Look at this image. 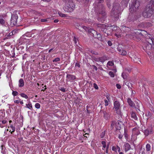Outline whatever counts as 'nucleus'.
<instances>
[{
    "mask_svg": "<svg viewBox=\"0 0 154 154\" xmlns=\"http://www.w3.org/2000/svg\"><path fill=\"white\" fill-rule=\"evenodd\" d=\"M5 115V111L2 110H0V120L6 119Z\"/></svg>",
    "mask_w": 154,
    "mask_h": 154,
    "instance_id": "f8f14e48",
    "label": "nucleus"
},
{
    "mask_svg": "<svg viewBox=\"0 0 154 154\" xmlns=\"http://www.w3.org/2000/svg\"><path fill=\"white\" fill-rule=\"evenodd\" d=\"M116 87L118 89H120L121 88V86L119 84H116Z\"/></svg>",
    "mask_w": 154,
    "mask_h": 154,
    "instance_id": "49530a36",
    "label": "nucleus"
},
{
    "mask_svg": "<svg viewBox=\"0 0 154 154\" xmlns=\"http://www.w3.org/2000/svg\"><path fill=\"white\" fill-rule=\"evenodd\" d=\"M12 94L14 96H15L18 95V92L16 91H13L12 92Z\"/></svg>",
    "mask_w": 154,
    "mask_h": 154,
    "instance_id": "7c9ffc66",
    "label": "nucleus"
},
{
    "mask_svg": "<svg viewBox=\"0 0 154 154\" xmlns=\"http://www.w3.org/2000/svg\"><path fill=\"white\" fill-rule=\"evenodd\" d=\"M18 17L16 14H14L12 15L11 19V22L13 23V24H15L17 21Z\"/></svg>",
    "mask_w": 154,
    "mask_h": 154,
    "instance_id": "6e6552de",
    "label": "nucleus"
},
{
    "mask_svg": "<svg viewBox=\"0 0 154 154\" xmlns=\"http://www.w3.org/2000/svg\"><path fill=\"white\" fill-rule=\"evenodd\" d=\"M147 42L144 44L143 48L150 58H151L152 57L153 54L151 53L152 46L151 42H152L154 46V39L153 38H147Z\"/></svg>",
    "mask_w": 154,
    "mask_h": 154,
    "instance_id": "f03ea898",
    "label": "nucleus"
},
{
    "mask_svg": "<svg viewBox=\"0 0 154 154\" xmlns=\"http://www.w3.org/2000/svg\"><path fill=\"white\" fill-rule=\"evenodd\" d=\"M125 151L127 152L129 150L131 149L130 145L128 143H125L124 145Z\"/></svg>",
    "mask_w": 154,
    "mask_h": 154,
    "instance_id": "4468645a",
    "label": "nucleus"
},
{
    "mask_svg": "<svg viewBox=\"0 0 154 154\" xmlns=\"http://www.w3.org/2000/svg\"><path fill=\"white\" fill-rule=\"evenodd\" d=\"M123 123L120 121H113L111 123V127L112 128L115 127L116 129L120 130Z\"/></svg>",
    "mask_w": 154,
    "mask_h": 154,
    "instance_id": "423d86ee",
    "label": "nucleus"
},
{
    "mask_svg": "<svg viewBox=\"0 0 154 154\" xmlns=\"http://www.w3.org/2000/svg\"><path fill=\"white\" fill-rule=\"evenodd\" d=\"M112 149L113 151L116 152L117 151V147H115L114 146H112Z\"/></svg>",
    "mask_w": 154,
    "mask_h": 154,
    "instance_id": "2f4dec72",
    "label": "nucleus"
},
{
    "mask_svg": "<svg viewBox=\"0 0 154 154\" xmlns=\"http://www.w3.org/2000/svg\"><path fill=\"white\" fill-rule=\"evenodd\" d=\"M108 149H106V151H105V152L107 153V154H108Z\"/></svg>",
    "mask_w": 154,
    "mask_h": 154,
    "instance_id": "13d9d810",
    "label": "nucleus"
},
{
    "mask_svg": "<svg viewBox=\"0 0 154 154\" xmlns=\"http://www.w3.org/2000/svg\"><path fill=\"white\" fill-rule=\"evenodd\" d=\"M1 148L2 149V150H1V152L3 153H4V151H3V146L2 145L1 146Z\"/></svg>",
    "mask_w": 154,
    "mask_h": 154,
    "instance_id": "09e8293b",
    "label": "nucleus"
},
{
    "mask_svg": "<svg viewBox=\"0 0 154 154\" xmlns=\"http://www.w3.org/2000/svg\"><path fill=\"white\" fill-rule=\"evenodd\" d=\"M106 144L103 145V148H102L103 150H104V149L106 148Z\"/></svg>",
    "mask_w": 154,
    "mask_h": 154,
    "instance_id": "3c124183",
    "label": "nucleus"
},
{
    "mask_svg": "<svg viewBox=\"0 0 154 154\" xmlns=\"http://www.w3.org/2000/svg\"><path fill=\"white\" fill-rule=\"evenodd\" d=\"M10 128L11 129L10 130V132H11V133H12L13 132H14L15 131V128L11 125L10 126Z\"/></svg>",
    "mask_w": 154,
    "mask_h": 154,
    "instance_id": "b1692460",
    "label": "nucleus"
},
{
    "mask_svg": "<svg viewBox=\"0 0 154 154\" xmlns=\"http://www.w3.org/2000/svg\"><path fill=\"white\" fill-rule=\"evenodd\" d=\"M82 28L86 31L88 30V28L85 26H82Z\"/></svg>",
    "mask_w": 154,
    "mask_h": 154,
    "instance_id": "37998d69",
    "label": "nucleus"
},
{
    "mask_svg": "<svg viewBox=\"0 0 154 154\" xmlns=\"http://www.w3.org/2000/svg\"><path fill=\"white\" fill-rule=\"evenodd\" d=\"M58 14L60 16L62 17H67V15L63 14L60 12H59Z\"/></svg>",
    "mask_w": 154,
    "mask_h": 154,
    "instance_id": "393cba45",
    "label": "nucleus"
},
{
    "mask_svg": "<svg viewBox=\"0 0 154 154\" xmlns=\"http://www.w3.org/2000/svg\"><path fill=\"white\" fill-rule=\"evenodd\" d=\"M137 107L138 108L139 107V106H140L138 104V103H137Z\"/></svg>",
    "mask_w": 154,
    "mask_h": 154,
    "instance_id": "bf43d9fd",
    "label": "nucleus"
},
{
    "mask_svg": "<svg viewBox=\"0 0 154 154\" xmlns=\"http://www.w3.org/2000/svg\"><path fill=\"white\" fill-rule=\"evenodd\" d=\"M114 72L116 73V70H114Z\"/></svg>",
    "mask_w": 154,
    "mask_h": 154,
    "instance_id": "774afa93",
    "label": "nucleus"
},
{
    "mask_svg": "<svg viewBox=\"0 0 154 154\" xmlns=\"http://www.w3.org/2000/svg\"><path fill=\"white\" fill-rule=\"evenodd\" d=\"M26 107L28 108L30 110H32V105L30 102L29 101L28 104H26Z\"/></svg>",
    "mask_w": 154,
    "mask_h": 154,
    "instance_id": "a211bd4d",
    "label": "nucleus"
},
{
    "mask_svg": "<svg viewBox=\"0 0 154 154\" xmlns=\"http://www.w3.org/2000/svg\"><path fill=\"white\" fill-rule=\"evenodd\" d=\"M35 107L37 109H39L40 107V105L39 103H37L35 105Z\"/></svg>",
    "mask_w": 154,
    "mask_h": 154,
    "instance_id": "c85d7f7f",
    "label": "nucleus"
},
{
    "mask_svg": "<svg viewBox=\"0 0 154 154\" xmlns=\"http://www.w3.org/2000/svg\"><path fill=\"white\" fill-rule=\"evenodd\" d=\"M41 21L42 22H45V21H47L46 20V19H41Z\"/></svg>",
    "mask_w": 154,
    "mask_h": 154,
    "instance_id": "603ef678",
    "label": "nucleus"
},
{
    "mask_svg": "<svg viewBox=\"0 0 154 154\" xmlns=\"http://www.w3.org/2000/svg\"><path fill=\"white\" fill-rule=\"evenodd\" d=\"M107 43H108V45L109 46H111L112 45V43L111 41H108L107 42Z\"/></svg>",
    "mask_w": 154,
    "mask_h": 154,
    "instance_id": "58836bf2",
    "label": "nucleus"
},
{
    "mask_svg": "<svg viewBox=\"0 0 154 154\" xmlns=\"http://www.w3.org/2000/svg\"><path fill=\"white\" fill-rule=\"evenodd\" d=\"M140 5L139 2L136 1L135 3H133L130 6L129 11L131 13L136 12Z\"/></svg>",
    "mask_w": 154,
    "mask_h": 154,
    "instance_id": "39448f33",
    "label": "nucleus"
},
{
    "mask_svg": "<svg viewBox=\"0 0 154 154\" xmlns=\"http://www.w3.org/2000/svg\"><path fill=\"white\" fill-rule=\"evenodd\" d=\"M134 61L136 62H137L138 61H139V62L140 61V59L137 57L135 58V60H134Z\"/></svg>",
    "mask_w": 154,
    "mask_h": 154,
    "instance_id": "72a5a7b5",
    "label": "nucleus"
},
{
    "mask_svg": "<svg viewBox=\"0 0 154 154\" xmlns=\"http://www.w3.org/2000/svg\"><path fill=\"white\" fill-rule=\"evenodd\" d=\"M122 76L123 77V78L124 79H127V75H126L125 73L124 72H123L122 75Z\"/></svg>",
    "mask_w": 154,
    "mask_h": 154,
    "instance_id": "c756f323",
    "label": "nucleus"
},
{
    "mask_svg": "<svg viewBox=\"0 0 154 154\" xmlns=\"http://www.w3.org/2000/svg\"><path fill=\"white\" fill-rule=\"evenodd\" d=\"M153 132L152 127H150L145 131L144 134L146 136H147L150 134L152 133Z\"/></svg>",
    "mask_w": 154,
    "mask_h": 154,
    "instance_id": "9d476101",
    "label": "nucleus"
},
{
    "mask_svg": "<svg viewBox=\"0 0 154 154\" xmlns=\"http://www.w3.org/2000/svg\"><path fill=\"white\" fill-rule=\"evenodd\" d=\"M132 118L134 119L135 120H137V118L136 115V114L133 112H132L131 115Z\"/></svg>",
    "mask_w": 154,
    "mask_h": 154,
    "instance_id": "412c9836",
    "label": "nucleus"
},
{
    "mask_svg": "<svg viewBox=\"0 0 154 154\" xmlns=\"http://www.w3.org/2000/svg\"><path fill=\"white\" fill-rule=\"evenodd\" d=\"M118 51L119 52V53L121 55H125L127 54V52L126 51L122 49H118Z\"/></svg>",
    "mask_w": 154,
    "mask_h": 154,
    "instance_id": "f3484780",
    "label": "nucleus"
},
{
    "mask_svg": "<svg viewBox=\"0 0 154 154\" xmlns=\"http://www.w3.org/2000/svg\"><path fill=\"white\" fill-rule=\"evenodd\" d=\"M20 95L21 97L24 98L26 99L28 98V96L24 93H21L20 94Z\"/></svg>",
    "mask_w": 154,
    "mask_h": 154,
    "instance_id": "a878e982",
    "label": "nucleus"
},
{
    "mask_svg": "<svg viewBox=\"0 0 154 154\" xmlns=\"http://www.w3.org/2000/svg\"><path fill=\"white\" fill-rule=\"evenodd\" d=\"M109 147V145H107V146H106V149H108Z\"/></svg>",
    "mask_w": 154,
    "mask_h": 154,
    "instance_id": "052dcab7",
    "label": "nucleus"
},
{
    "mask_svg": "<svg viewBox=\"0 0 154 154\" xmlns=\"http://www.w3.org/2000/svg\"><path fill=\"white\" fill-rule=\"evenodd\" d=\"M19 103L21 104H23V102L22 100L21 101L20 100L19 101Z\"/></svg>",
    "mask_w": 154,
    "mask_h": 154,
    "instance_id": "864d4df0",
    "label": "nucleus"
},
{
    "mask_svg": "<svg viewBox=\"0 0 154 154\" xmlns=\"http://www.w3.org/2000/svg\"><path fill=\"white\" fill-rule=\"evenodd\" d=\"M51 0H43V1H47V2H49Z\"/></svg>",
    "mask_w": 154,
    "mask_h": 154,
    "instance_id": "680f3d73",
    "label": "nucleus"
},
{
    "mask_svg": "<svg viewBox=\"0 0 154 154\" xmlns=\"http://www.w3.org/2000/svg\"><path fill=\"white\" fill-rule=\"evenodd\" d=\"M94 85V88L96 89H98V87L97 85L95 84L94 83L93 84Z\"/></svg>",
    "mask_w": 154,
    "mask_h": 154,
    "instance_id": "f704fd0d",
    "label": "nucleus"
},
{
    "mask_svg": "<svg viewBox=\"0 0 154 154\" xmlns=\"http://www.w3.org/2000/svg\"><path fill=\"white\" fill-rule=\"evenodd\" d=\"M80 64L79 63H76L75 64V67L79 68L80 67Z\"/></svg>",
    "mask_w": 154,
    "mask_h": 154,
    "instance_id": "e433bc0d",
    "label": "nucleus"
},
{
    "mask_svg": "<svg viewBox=\"0 0 154 154\" xmlns=\"http://www.w3.org/2000/svg\"><path fill=\"white\" fill-rule=\"evenodd\" d=\"M127 102L129 105L132 107H135V105L130 98H128L127 100Z\"/></svg>",
    "mask_w": 154,
    "mask_h": 154,
    "instance_id": "ddd939ff",
    "label": "nucleus"
},
{
    "mask_svg": "<svg viewBox=\"0 0 154 154\" xmlns=\"http://www.w3.org/2000/svg\"><path fill=\"white\" fill-rule=\"evenodd\" d=\"M7 121L5 119H1L0 120V127L3 128L7 125Z\"/></svg>",
    "mask_w": 154,
    "mask_h": 154,
    "instance_id": "9b49d317",
    "label": "nucleus"
},
{
    "mask_svg": "<svg viewBox=\"0 0 154 154\" xmlns=\"http://www.w3.org/2000/svg\"><path fill=\"white\" fill-rule=\"evenodd\" d=\"M99 62L102 63L104 62L106 60H107V58L105 56H103L99 57Z\"/></svg>",
    "mask_w": 154,
    "mask_h": 154,
    "instance_id": "aec40b11",
    "label": "nucleus"
},
{
    "mask_svg": "<svg viewBox=\"0 0 154 154\" xmlns=\"http://www.w3.org/2000/svg\"><path fill=\"white\" fill-rule=\"evenodd\" d=\"M65 2L64 10L67 12H71L73 11L74 5L71 0H63Z\"/></svg>",
    "mask_w": 154,
    "mask_h": 154,
    "instance_id": "7ed1b4c3",
    "label": "nucleus"
},
{
    "mask_svg": "<svg viewBox=\"0 0 154 154\" xmlns=\"http://www.w3.org/2000/svg\"><path fill=\"white\" fill-rule=\"evenodd\" d=\"M19 100H14V102L15 103H19Z\"/></svg>",
    "mask_w": 154,
    "mask_h": 154,
    "instance_id": "8fccbe9b",
    "label": "nucleus"
},
{
    "mask_svg": "<svg viewBox=\"0 0 154 154\" xmlns=\"http://www.w3.org/2000/svg\"><path fill=\"white\" fill-rule=\"evenodd\" d=\"M134 35H133V38H137V36H138V35H140L141 34V33L137 32V31H134Z\"/></svg>",
    "mask_w": 154,
    "mask_h": 154,
    "instance_id": "4be33fe9",
    "label": "nucleus"
},
{
    "mask_svg": "<svg viewBox=\"0 0 154 154\" xmlns=\"http://www.w3.org/2000/svg\"><path fill=\"white\" fill-rule=\"evenodd\" d=\"M129 0H122L121 3L124 7H126L127 6Z\"/></svg>",
    "mask_w": 154,
    "mask_h": 154,
    "instance_id": "2eb2a0df",
    "label": "nucleus"
},
{
    "mask_svg": "<svg viewBox=\"0 0 154 154\" xmlns=\"http://www.w3.org/2000/svg\"><path fill=\"white\" fill-rule=\"evenodd\" d=\"M121 106L120 103L118 101H115L114 102L113 109L116 112V113L119 115H121L120 111Z\"/></svg>",
    "mask_w": 154,
    "mask_h": 154,
    "instance_id": "0eeeda50",
    "label": "nucleus"
},
{
    "mask_svg": "<svg viewBox=\"0 0 154 154\" xmlns=\"http://www.w3.org/2000/svg\"><path fill=\"white\" fill-rule=\"evenodd\" d=\"M24 82L23 80L21 79L19 81L18 86L19 87H22L24 86Z\"/></svg>",
    "mask_w": 154,
    "mask_h": 154,
    "instance_id": "dca6fc26",
    "label": "nucleus"
},
{
    "mask_svg": "<svg viewBox=\"0 0 154 154\" xmlns=\"http://www.w3.org/2000/svg\"><path fill=\"white\" fill-rule=\"evenodd\" d=\"M77 41H78L77 38H76L75 37L73 39V41L75 44L76 43Z\"/></svg>",
    "mask_w": 154,
    "mask_h": 154,
    "instance_id": "c9c22d12",
    "label": "nucleus"
},
{
    "mask_svg": "<svg viewBox=\"0 0 154 154\" xmlns=\"http://www.w3.org/2000/svg\"><path fill=\"white\" fill-rule=\"evenodd\" d=\"M109 75L111 77H114L115 75L113 72L112 71H110L109 73Z\"/></svg>",
    "mask_w": 154,
    "mask_h": 154,
    "instance_id": "cd10ccee",
    "label": "nucleus"
},
{
    "mask_svg": "<svg viewBox=\"0 0 154 154\" xmlns=\"http://www.w3.org/2000/svg\"><path fill=\"white\" fill-rule=\"evenodd\" d=\"M120 9L119 4H117L116 5L114 4L113 8L111 12V15L114 16L115 17H119V14L118 13V12L119 11Z\"/></svg>",
    "mask_w": 154,
    "mask_h": 154,
    "instance_id": "20e7f679",
    "label": "nucleus"
},
{
    "mask_svg": "<svg viewBox=\"0 0 154 154\" xmlns=\"http://www.w3.org/2000/svg\"><path fill=\"white\" fill-rule=\"evenodd\" d=\"M93 68L96 71H97V67L95 65H93L92 66Z\"/></svg>",
    "mask_w": 154,
    "mask_h": 154,
    "instance_id": "79ce46f5",
    "label": "nucleus"
},
{
    "mask_svg": "<svg viewBox=\"0 0 154 154\" xmlns=\"http://www.w3.org/2000/svg\"><path fill=\"white\" fill-rule=\"evenodd\" d=\"M52 49H50L49 50V52H50L52 50Z\"/></svg>",
    "mask_w": 154,
    "mask_h": 154,
    "instance_id": "0e129e2a",
    "label": "nucleus"
},
{
    "mask_svg": "<svg viewBox=\"0 0 154 154\" xmlns=\"http://www.w3.org/2000/svg\"><path fill=\"white\" fill-rule=\"evenodd\" d=\"M54 23H57L59 21V20H58L56 19V20H54Z\"/></svg>",
    "mask_w": 154,
    "mask_h": 154,
    "instance_id": "4d7b16f0",
    "label": "nucleus"
},
{
    "mask_svg": "<svg viewBox=\"0 0 154 154\" xmlns=\"http://www.w3.org/2000/svg\"><path fill=\"white\" fill-rule=\"evenodd\" d=\"M114 65V63L112 61H109L107 63V66H112Z\"/></svg>",
    "mask_w": 154,
    "mask_h": 154,
    "instance_id": "bb28decb",
    "label": "nucleus"
},
{
    "mask_svg": "<svg viewBox=\"0 0 154 154\" xmlns=\"http://www.w3.org/2000/svg\"><path fill=\"white\" fill-rule=\"evenodd\" d=\"M117 150H118V152L119 153L121 152H120L121 149H120V148L118 146H117Z\"/></svg>",
    "mask_w": 154,
    "mask_h": 154,
    "instance_id": "a19ab883",
    "label": "nucleus"
},
{
    "mask_svg": "<svg viewBox=\"0 0 154 154\" xmlns=\"http://www.w3.org/2000/svg\"><path fill=\"white\" fill-rule=\"evenodd\" d=\"M102 144L103 145H105L106 144V142L104 141H102Z\"/></svg>",
    "mask_w": 154,
    "mask_h": 154,
    "instance_id": "6e6d98bb",
    "label": "nucleus"
},
{
    "mask_svg": "<svg viewBox=\"0 0 154 154\" xmlns=\"http://www.w3.org/2000/svg\"><path fill=\"white\" fill-rule=\"evenodd\" d=\"M101 26V24H98V27H100V26Z\"/></svg>",
    "mask_w": 154,
    "mask_h": 154,
    "instance_id": "338daca9",
    "label": "nucleus"
},
{
    "mask_svg": "<svg viewBox=\"0 0 154 154\" xmlns=\"http://www.w3.org/2000/svg\"><path fill=\"white\" fill-rule=\"evenodd\" d=\"M66 81H71L76 79V77L72 75L67 74L66 76Z\"/></svg>",
    "mask_w": 154,
    "mask_h": 154,
    "instance_id": "1a4fd4ad",
    "label": "nucleus"
},
{
    "mask_svg": "<svg viewBox=\"0 0 154 154\" xmlns=\"http://www.w3.org/2000/svg\"><path fill=\"white\" fill-rule=\"evenodd\" d=\"M104 102L105 103V106H107L108 104V102L107 100H104Z\"/></svg>",
    "mask_w": 154,
    "mask_h": 154,
    "instance_id": "4c0bfd02",
    "label": "nucleus"
},
{
    "mask_svg": "<svg viewBox=\"0 0 154 154\" xmlns=\"http://www.w3.org/2000/svg\"><path fill=\"white\" fill-rule=\"evenodd\" d=\"M154 10V0H151L147 5L146 9L142 13V15L145 18L151 16Z\"/></svg>",
    "mask_w": 154,
    "mask_h": 154,
    "instance_id": "f257e3e1",
    "label": "nucleus"
},
{
    "mask_svg": "<svg viewBox=\"0 0 154 154\" xmlns=\"http://www.w3.org/2000/svg\"><path fill=\"white\" fill-rule=\"evenodd\" d=\"M60 60V59L59 58L57 57L53 60V62H57Z\"/></svg>",
    "mask_w": 154,
    "mask_h": 154,
    "instance_id": "473e14b6",
    "label": "nucleus"
},
{
    "mask_svg": "<svg viewBox=\"0 0 154 154\" xmlns=\"http://www.w3.org/2000/svg\"><path fill=\"white\" fill-rule=\"evenodd\" d=\"M94 60L95 61H97V62H99V58H95L94 59Z\"/></svg>",
    "mask_w": 154,
    "mask_h": 154,
    "instance_id": "c03bdc74",
    "label": "nucleus"
},
{
    "mask_svg": "<svg viewBox=\"0 0 154 154\" xmlns=\"http://www.w3.org/2000/svg\"><path fill=\"white\" fill-rule=\"evenodd\" d=\"M119 154H124L122 152H120L119 153Z\"/></svg>",
    "mask_w": 154,
    "mask_h": 154,
    "instance_id": "69168bd1",
    "label": "nucleus"
},
{
    "mask_svg": "<svg viewBox=\"0 0 154 154\" xmlns=\"http://www.w3.org/2000/svg\"><path fill=\"white\" fill-rule=\"evenodd\" d=\"M135 129H133V134H134V131H135Z\"/></svg>",
    "mask_w": 154,
    "mask_h": 154,
    "instance_id": "e2e57ef3",
    "label": "nucleus"
},
{
    "mask_svg": "<svg viewBox=\"0 0 154 154\" xmlns=\"http://www.w3.org/2000/svg\"><path fill=\"white\" fill-rule=\"evenodd\" d=\"M122 136H123L122 134H120L119 135L118 137L119 139H121L122 138Z\"/></svg>",
    "mask_w": 154,
    "mask_h": 154,
    "instance_id": "de8ad7c7",
    "label": "nucleus"
},
{
    "mask_svg": "<svg viewBox=\"0 0 154 154\" xmlns=\"http://www.w3.org/2000/svg\"><path fill=\"white\" fill-rule=\"evenodd\" d=\"M5 17V15H0V23L1 24L3 25L5 23V21L4 19L2 18V17Z\"/></svg>",
    "mask_w": 154,
    "mask_h": 154,
    "instance_id": "6ab92c4d",
    "label": "nucleus"
},
{
    "mask_svg": "<svg viewBox=\"0 0 154 154\" xmlns=\"http://www.w3.org/2000/svg\"><path fill=\"white\" fill-rule=\"evenodd\" d=\"M115 35L118 38H119L120 37H121V35L120 34H116Z\"/></svg>",
    "mask_w": 154,
    "mask_h": 154,
    "instance_id": "a18cd8bd",
    "label": "nucleus"
},
{
    "mask_svg": "<svg viewBox=\"0 0 154 154\" xmlns=\"http://www.w3.org/2000/svg\"><path fill=\"white\" fill-rule=\"evenodd\" d=\"M146 150L147 151H149L150 150L151 147L149 144H147L146 146Z\"/></svg>",
    "mask_w": 154,
    "mask_h": 154,
    "instance_id": "5701e85b",
    "label": "nucleus"
},
{
    "mask_svg": "<svg viewBox=\"0 0 154 154\" xmlns=\"http://www.w3.org/2000/svg\"><path fill=\"white\" fill-rule=\"evenodd\" d=\"M60 90L63 92H65L66 91L65 89L64 88H62L60 89Z\"/></svg>",
    "mask_w": 154,
    "mask_h": 154,
    "instance_id": "ea45409f",
    "label": "nucleus"
},
{
    "mask_svg": "<svg viewBox=\"0 0 154 154\" xmlns=\"http://www.w3.org/2000/svg\"><path fill=\"white\" fill-rule=\"evenodd\" d=\"M98 1V2L101 3L103 1V0H97Z\"/></svg>",
    "mask_w": 154,
    "mask_h": 154,
    "instance_id": "5fc2aeb1",
    "label": "nucleus"
}]
</instances>
